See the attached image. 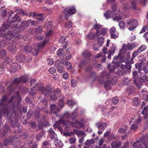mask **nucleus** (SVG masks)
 Here are the masks:
<instances>
[{
    "instance_id": "32",
    "label": "nucleus",
    "mask_w": 148,
    "mask_h": 148,
    "mask_svg": "<svg viewBox=\"0 0 148 148\" xmlns=\"http://www.w3.org/2000/svg\"><path fill=\"white\" fill-rule=\"evenodd\" d=\"M115 14H114V13L113 12V11H108L106 13L104 14L105 16L107 18H109L112 17L113 18L114 17V15Z\"/></svg>"
},
{
    "instance_id": "63",
    "label": "nucleus",
    "mask_w": 148,
    "mask_h": 148,
    "mask_svg": "<svg viewBox=\"0 0 148 148\" xmlns=\"http://www.w3.org/2000/svg\"><path fill=\"white\" fill-rule=\"evenodd\" d=\"M40 92L42 94H44L45 96H47V95L46 87L45 88L43 87Z\"/></svg>"
},
{
    "instance_id": "24",
    "label": "nucleus",
    "mask_w": 148,
    "mask_h": 148,
    "mask_svg": "<svg viewBox=\"0 0 148 148\" xmlns=\"http://www.w3.org/2000/svg\"><path fill=\"white\" fill-rule=\"evenodd\" d=\"M17 64L16 63H13L10 66V71L12 72H14L16 70L18 69V67Z\"/></svg>"
},
{
    "instance_id": "37",
    "label": "nucleus",
    "mask_w": 148,
    "mask_h": 148,
    "mask_svg": "<svg viewBox=\"0 0 148 148\" xmlns=\"http://www.w3.org/2000/svg\"><path fill=\"white\" fill-rule=\"evenodd\" d=\"M131 6L127 3L124 4L123 6V8L124 11L126 12H128L131 8Z\"/></svg>"
},
{
    "instance_id": "43",
    "label": "nucleus",
    "mask_w": 148,
    "mask_h": 148,
    "mask_svg": "<svg viewBox=\"0 0 148 148\" xmlns=\"http://www.w3.org/2000/svg\"><path fill=\"white\" fill-rule=\"evenodd\" d=\"M125 64L126 66L125 68L130 71L132 66H134V64H131V63H130V62H128L127 61L125 63Z\"/></svg>"
},
{
    "instance_id": "23",
    "label": "nucleus",
    "mask_w": 148,
    "mask_h": 148,
    "mask_svg": "<svg viewBox=\"0 0 148 148\" xmlns=\"http://www.w3.org/2000/svg\"><path fill=\"white\" fill-rule=\"evenodd\" d=\"M90 62H89V60L87 59L86 60L84 59V60H82L81 61L78 63V65L79 67L80 68H82L86 64H88Z\"/></svg>"
},
{
    "instance_id": "42",
    "label": "nucleus",
    "mask_w": 148,
    "mask_h": 148,
    "mask_svg": "<svg viewBox=\"0 0 148 148\" xmlns=\"http://www.w3.org/2000/svg\"><path fill=\"white\" fill-rule=\"evenodd\" d=\"M95 142V140L92 138L88 140L84 143L85 145H90L91 144H93Z\"/></svg>"
},
{
    "instance_id": "47",
    "label": "nucleus",
    "mask_w": 148,
    "mask_h": 148,
    "mask_svg": "<svg viewBox=\"0 0 148 148\" xmlns=\"http://www.w3.org/2000/svg\"><path fill=\"white\" fill-rule=\"evenodd\" d=\"M43 135L44 132L43 131L37 134L35 136L37 140H40Z\"/></svg>"
},
{
    "instance_id": "5",
    "label": "nucleus",
    "mask_w": 148,
    "mask_h": 148,
    "mask_svg": "<svg viewBox=\"0 0 148 148\" xmlns=\"http://www.w3.org/2000/svg\"><path fill=\"white\" fill-rule=\"evenodd\" d=\"M18 140L17 138L13 136H10L9 139H5L3 141V144L5 146L9 145H14L16 144Z\"/></svg>"
},
{
    "instance_id": "52",
    "label": "nucleus",
    "mask_w": 148,
    "mask_h": 148,
    "mask_svg": "<svg viewBox=\"0 0 148 148\" xmlns=\"http://www.w3.org/2000/svg\"><path fill=\"white\" fill-rule=\"evenodd\" d=\"M7 52L5 50L2 49L0 51V55L2 58H3L7 55Z\"/></svg>"
},
{
    "instance_id": "34",
    "label": "nucleus",
    "mask_w": 148,
    "mask_h": 148,
    "mask_svg": "<svg viewBox=\"0 0 148 148\" xmlns=\"http://www.w3.org/2000/svg\"><path fill=\"white\" fill-rule=\"evenodd\" d=\"M21 82L25 83L28 80L29 76L28 75H25L20 77Z\"/></svg>"
},
{
    "instance_id": "11",
    "label": "nucleus",
    "mask_w": 148,
    "mask_h": 148,
    "mask_svg": "<svg viewBox=\"0 0 148 148\" xmlns=\"http://www.w3.org/2000/svg\"><path fill=\"white\" fill-rule=\"evenodd\" d=\"M134 65L135 66L136 69H138V71L140 72L141 70L142 69L143 67L144 66H146V64L144 62H138L136 63Z\"/></svg>"
},
{
    "instance_id": "13",
    "label": "nucleus",
    "mask_w": 148,
    "mask_h": 148,
    "mask_svg": "<svg viewBox=\"0 0 148 148\" xmlns=\"http://www.w3.org/2000/svg\"><path fill=\"white\" fill-rule=\"evenodd\" d=\"M66 11V9L64 10V12L65 14V18L66 19H68L69 16V14H75L76 12V10L75 9L74 7H73L70 8L68 11V13H65V12Z\"/></svg>"
},
{
    "instance_id": "36",
    "label": "nucleus",
    "mask_w": 148,
    "mask_h": 148,
    "mask_svg": "<svg viewBox=\"0 0 148 148\" xmlns=\"http://www.w3.org/2000/svg\"><path fill=\"white\" fill-rule=\"evenodd\" d=\"M137 44L135 42H133L130 45H128L127 46L129 50H132L135 47L137 46Z\"/></svg>"
},
{
    "instance_id": "62",
    "label": "nucleus",
    "mask_w": 148,
    "mask_h": 148,
    "mask_svg": "<svg viewBox=\"0 0 148 148\" xmlns=\"http://www.w3.org/2000/svg\"><path fill=\"white\" fill-rule=\"evenodd\" d=\"M138 127V126L137 124H136L134 123V124L131 125V126L130 127V129L132 130L135 131L137 129Z\"/></svg>"
},
{
    "instance_id": "39",
    "label": "nucleus",
    "mask_w": 148,
    "mask_h": 148,
    "mask_svg": "<svg viewBox=\"0 0 148 148\" xmlns=\"http://www.w3.org/2000/svg\"><path fill=\"white\" fill-rule=\"evenodd\" d=\"M133 100V104L135 106H138L140 104L139 99L138 98H134Z\"/></svg>"
},
{
    "instance_id": "33",
    "label": "nucleus",
    "mask_w": 148,
    "mask_h": 148,
    "mask_svg": "<svg viewBox=\"0 0 148 148\" xmlns=\"http://www.w3.org/2000/svg\"><path fill=\"white\" fill-rule=\"evenodd\" d=\"M4 9V8L2 7L0 10V16L5 17L7 16V10L6 9Z\"/></svg>"
},
{
    "instance_id": "22",
    "label": "nucleus",
    "mask_w": 148,
    "mask_h": 148,
    "mask_svg": "<svg viewBox=\"0 0 148 148\" xmlns=\"http://www.w3.org/2000/svg\"><path fill=\"white\" fill-rule=\"evenodd\" d=\"M29 25V23L28 21H25L22 22L20 26V28L22 30H24L25 28L28 27Z\"/></svg>"
},
{
    "instance_id": "9",
    "label": "nucleus",
    "mask_w": 148,
    "mask_h": 148,
    "mask_svg": "<svg viewBox=\"0 0 148 148\" xmlns=\"http://www.w3.org/2000/svg\"><path fill=\"white\" fill-rule=\"evenodd\" d=\"M141 143H143L144 146L145 148H148V136H142L139 140Z\"/></svg>"
},
{
    "instance_id": "10",
    "label": "nucleus",
    "mask_w": 148,
    "mask_h": 148,
    "mask_svg": "<svg viewBox=\"0 0 148 148\" xmlns=\"http://www.w3.org/2000/svg\"><path fill=\"white\" fill-rule=\"evenodd\" d=\"M82 55L85 59L86 60H89V62H91V59L90 57L92 55V54L88 50H85L83 52Z\"/></svg>"
},
{
    "instance_id": "49",
    "label": "nucleus",
    "mask_w": 148,
    "mask_h": 148,
    "mask_svg": "<svg viewBox=\"0 0 148 148\" xmlns=\"http://www.w3.org/2000/svg\"><path fill=\"white\" fill-rule=\"evenodd\" d=\"M35 89V88H31L29 91V94L32 96H35L36 94V92Z\"/></svg>"
},
{
    "instance_id": "41",
    "label": "nucleus",
    "mask_w": 148,
    "mask_h": 148,
    "mask_svg": "<svg viewBox=\"0 0 148 148\" xmlns=\"http://www.w3.org/2000/svg\"><path fill=\"white\" fill-rule=\"evenodd\" d=\"M135 91V88L132 86L129 87L127 90V93L130 95L133 94L134 92Z\"/></svg>"
},
{
    "instance_id": "53",
    "label": "nucleus",
    "mask_w": 148,
    "mask_h": 148,
    "mask_svg": "<svg viewBox=\"0 0 148 148\" xmlns=\"http://www.w3.org/2000/svg\"><path fill=\"white\" fill-rule=\"evenodd\" d=\"M42 31V28L40 26H39L38 27L35 29L34 32L36 33H40Z\"/></svg>"
},
{
    "instance_id": "20",
    "label": "nucleus",
    "mask_w": 148,
    "mask_h": 148,
    "mask_svg": "<svg viewBox=\"0 0 148 148\" xmlns=\"http://www.w3.org/2000/svg\"><path fill=\"white\" fill-rule=\"evenodd\" d=\"M9 114H8L9 115ZM7 117H8V119L10 121V122L12 126L13 127H18L19 126V123H18L17 120H15L14 122H13L12 120V118L10 116L8 117V116H7Z\"/></svg>"
},
{
    "instance_id": "4",
    "label": "nucleus",
    "mask_w": 148,
    "mask_h": 148,
    "mask_svg": "<svg viewBox=\"0 0 148 148\" xmlns=\"http://www.w3.org/2000/svg\"><path fill=\"white\" fill-rule=\"evenodd\" d=\"M126 23L127 26L129 27L128 29L130 31L134 30L138 25V21L134 19L128 20Z\"/></svg>"
},
{
    "instance_id": "31",
    "label": "nucleus",
    "mask_w": 148,
    "mask_h": 148,
    "mask_svg": "<svg viewBox=\"0 0 148 148\" xmlns=\"http://www.w3.org/2000/svg\"><path fill=\"white\" fill-rule=\"evenodd\" d=\"M101 32L100 33L99 31H97L96 32V34L97 36H99V35L101 34L102 36L104 35L107 32V29L106 28H101Z\"/></svg>"
},
{
    "instance_id": "12",
    "label": "nucleus",
    "mask_w": 148,
    "mask_h": 148,
    "mask_svg": "<svg viewBox=\"0 0 148 148\" xmlns=\"http://www.w3.org/2000/svg\"><path fill=\"white\" fill-rule=\"evenodd\" d=\"M10 130V127L8 124H5V126L0 130V135L2 136L6 135Z\"/></svg>"
},
{
    "instance_id": "64",
    "label": "nucleus",
    "mask_w": 148,
    "mask_h": 148,
    "mask_svg": "<svg viewBox=\"0 0 148 148\" xmlns=\"http://www.w3.org/2000/svg\"><path fill=\"white\" fill-rule=\"evenodd\" d=\"M60 123L62 124L64 126H66L65 128H68V126L66 123V122L65 120L63 119H60L59 121Z\"/></svg>"
},
{
    "instance_id": "8",
    "label": "nucleus",
    "mask_w": 148,
    "mask_h": 148,
    "mask_svg": "<svg viewBox=\"0 0 148 148\" xmlns=\"http://www.w3.org/2000/svg\"><path fill=\"white\" fill-rule=\"evenodd\" d=\"M111 77V74L109 72L103 71L101 72L100 77L99 80L101 83L103 82L106 79H109Z\"/></svg>"
},
{
    "instance_id": "14",
    "label": "nucleus",
    "mask_w": 148,
    "mask_h": 148,
    "mask_svg": "<svg viewBox=\"0 0 148 148\" xmlns=\"http://www.w3.org/2000/svg\"><path fill=\"white\" fill-rule=\"evenodd\" d=\"M50 112L53 114H57L60 111L59 109L56 106L55 104H51L49 106Z\"/></svg>"
},
{
    "instance_id": "3",
    "label": "nucleus",
    "mask_w": 148,
    "mask_h": 148,
    "mask_svg": "<svg viewBox=\"0 0 148 148\" xmlns=\"http://www.w3.org/2000/svg\"><path fill=\"white\" fill-rule=\"evenodd\" d=\"M23 50L26 53L30 54L34 56L37 55L38 53V51L34 48L30 44H27L25 46Z\"/></svg>"
},
{
    "instance_id": "7",
    "label": "nucleus",
    "mask_w": 148,
    "mask_h": 148,
    "mask_svg": "<svg viewBox=\"0 0 148 148\" xmlns=\"http://www.w3.org/2000/svg\"><path fill=\"white\" fill-rule=\"evenodd\" d=\"M8 23L10 24H12L13 23L16 22H20L21 21L20 17L16 14H15L14 16H12L11 15L9 16L8 18Z\"/></svg>"
},
{
    "instance_id": "61",
    "label": "nucleus",
    "mask_w": 148,
    "mask_h": 148,
    "mask_svg": "<svg viewBox=\"0 0 148 148\" xmlns=\"http://www.w3.org/2000/svg\"><path fill=\"white\" fill-rule=\"evenodd\" d=\"M55 144L56 146L58 147H62L63 145V143L60 141H58L57 142V140H55Z\"/></svg>"
},
{
    "instance_id": "59",
    "label": "nucleus",
    "mask_w": 148,
    "mask_h": 148,
    "mask_svg": "<svg viewBox=\"0 0 148 148\" xmlns=\"http://www.w3.org/2000/svg\"><path fill=\"white\" fill-rule=\"evenodd\" d=\"M37 83H38V82H36V79H32L30 81L31 85L32 86H33V88H35V86L37 84Z\"/></svg>"
},
{
    "instance_id": "40",
    "label": "nucleus",
    "mask_w": 148,
    "mask_h": 148,
    "mask_svg": "<svg viewBox=\"0 0 148 148\" xmlns=\"http://www.w3.org/2000/svg\"><path fill=\"white\" fill-rule=\"evenodd\" d=\"M96 125L98 127V128L100 130H103L105 129L107 124L105 123H101L99 126L97 125V123L96 124Z\"/></svg>"
},
{
    "instance_id": "1",
    "label": "nucleus",
    "mask_w": 148,
    "mask_h": 148,
    "mask_svg": "<svg viewBox=\"0 0 148 148\" xmlns=\"http://www.w3.org/2000/svg\"><path fill=\"white\" fill-rule=\"evenodd\" d=\"M17 27V25L14 24V26H11L9 24H4L1 26L0 29V37L3 38L2 41L5 45H7L10 43L11 39L16 35V32L13 31H8L6 33H5V30L10 29V28L16 29Z\"/></svg>"
},
{
    "instance_id": "48",
    "label": "nucleus",
    "mask_w": 148,
    "mask_h": 148,
    "mask_svg": "<svg viewBox=\"0 0 148 148\" xmlns=\"http://www.w3.org/2000/svg\"><path fill=\"white\" fill-rule=\"evenodd\" d=\"M76 124V128H81L83 125V123L78 120H76L75 121Z\"/></svg>"
},
{
    "instance_id": "51",
    "label": "nucleus",
    "mask_w": 148,
    "mask_h": 148,
    "mask_svg": "<svg viewBox=\"0 0 148 148\" xmlns=\"http://www.w3.org/2000/svg\"><path fill=\"white\" fill-rule=\"evenodd\" d=\"M47 91V95L49 94V93H51L53 90V87H51L50 85H48L46 87Z\"/></svg>"
},
{
    "instance_id": "30",
    "label": "nucleus",
    "mask_w": 148,
    "mask_h": 148,
    "mask_svg": "<svg viewBox=\"0 0 148 148\" xmlns=\"http://www.w3.org/2000/svg\"><path fill=\"white\" fill-rule=\"evenodd\" d=\"M78 113L75 111L73 112L70 114V119H71L72 121H74L75 119L78 116Z\"/></svg>"
},
{
    "instance_id": "17",
    "label": "nucleus",
    "mask_w": 148,
    "mask_h": 148,
    "mask_svg": "<svg viewBox=\"0 0 148 148\" xmlns=\"http://www.w3.org/2000/svg\"><path fill=\"white\" fill-rule=\"evenodd\" d=\"M61 63L62 62L59 60H57L55 63V66L57 68V71L60 73H62L64 71L63 66L60 65Z\"/></svg>"
},
{
    "instance_id": "35",
    "label": "nucleus",
    "mask_w": 148,
    "mask_h": 148,
    "mask_svg": "<svg viewBox=\"0 0 148 148\" xmlns=\"http://www.w3.org/2000/svg\"><path fill=\"white\" fill-rule=\"evenodd\" d=\"M43 86V84L40 82L37 83V84L35 86V89H36L39 92L41 90V89Z\"/></svg>"
},
{
    "instance_id": "45",
    "label": "nucleus",
    "mask_w": 148,
    "mask_h": 148,
    "mask_svg": "<svg viewBox=\"0 0 148 148\" xmlns=\"http://www.w3.org/2000/svg\"><path fill=\"white\" fill-rule=\"evenodd\" d=\"M89 76L92 79L93 81H94L97 78V75L95 72L92 71L90 73Z\"/></svg>"
},
{
    "instance_id": "44",
    "label": "nucleus",
    "mask_w": 148,
    "mask_h": 148,
    "mask_svg": "<svg viewBox=\"0 0 148 148\" xmlns=\"http://www.w3.org/2000/svg\"><path fill=\"white\" fill-rule=\"evenodd\" d=\"M64 99L62 98L59 100L58 105V106L59 107L61 108L64 106Z\"/></svg>"
},
{
    "instance_id": "28",
    "label": "nucleus",
    "mask_w": 148,
    "mask_h": 148,
    "mask_svg": "<svg viewBox=\"0 0 148 148\" xmlns=\"http://www.w3.org/2000/svg\"><path fill=\"white\" fill-rule=\"evenodd\" d=\"M137 0H131L130 5L131 6V8L134 10H137V5L136 2Z\"/></svg>"
},
{
    "instance_id": "21",
    "label": "nucleus",
    "mask_w": 148,
    "mask_h": 148,
    "mask_svg": "<svg viewBox=\"0 0 148 148\" xmlns=\"http://www.w3.org/2000/svg\"><path fill=\"white\" fill-rule=\"evenodd\" d=\"M16 58L17 60L21 62H24L25 61V58L23 55L19 53L16 56Z\"/></svg>"
},
{
    "instance_id": "60",
    "label": "nucleus",
    "mask_w": 148,
    "mask_h": 148,
    "mask_svg": "<svg viewBox=\"0 0 148 148\" xmlns=\"http://www.w3.org/2000/svg\"><path fill=\"white\" fill-rule=\"evenodd\" d=\"M33 142V141L31 140H26L25 143V145L26 147H29L31 145V144Z\"/></svg>"
},
{
    "instance_id": "46",
    "label": "nucleus",
    "mask_w": 148,
    "mask_h": 148,
    "mask_svg": "<svg viewBox=\"0 0 148 148\" xmlns=\"http://www.w3.org/2000/svg\"><path fill=\"white\" fill-rule=\"evenodd\" d=\"M112 82L110 80H107L104 83L105 88L106 89H109L111 86Z\"/></svg>"
},
{
    "instance_id": "58",
    "label": "nucleus",
    "mask_w": 148,
    "mask_h": 148,
    "mask_svg": "<svg viewBox=\"0 0 148 148\" xmlns=\"http://www.w3.org/2000/svg\"><path fill=\"white\" fill-rule=\"evenodd\" d=\"M95 34L94 32L89 33L87 36V37L91 40H92L95 37Z\"/></svg>"
},
{
    "instance_id": "54",
    "label": "nucleus",
    "mask_w": 148,
    "mask_h": 148,
    "mask_svg": "<svg viewBox=\"0 0 148 148\" xmlns=\"http://www.w3.org/2000/svg\"><path fill=\"white\" fill-rule=\"evenodd\" d=\"M146 48V46L144 45H143L139 48L137 51L139 53L143 51Z\"/></svg>"
},
{
    "instance_id": "6",
    "label": "nucleus",
    "mask_w": 148,
    "mask_h": 148,
    "mask_svg": "<svg viewBox=\"0 0 148 148\" xmlns=\"http://www.w3.org/2000/svg\"><path fill=\"white\" fill-rule=\"evenodd\" d=\"M119 56L116 57H114L112 62L114 63V65H110L109 64L108 67L109 68V70L111 72H113L115 71V68H117L119 67L120 65V62L118 61V60H119Z\"/></svg>"
},
{
    "instance_id": "56",
    "label": "nucleus",
    "mask_w": 148,
    "mask_h": 148,
    "mask_svg": "<svg viewBox=\"0 0 148 148\" xmlns=\"http://www.w3.org/2000/svg\"><path fill=\"white\" fill-rule=\"evenodd\" d=\"M113 18L114 20H116L119 21L122 19V16L121 15L116 14L115 17H114Z\"/></svg>"
},
{
    "instance_id": "16",
    "label": "nucleus",
    "mask_w": 148,
    "mask_h": 148,
    "mask_svg": "<svg viewBox=\"0 0 148 148\" xmlns=\"http://www.w3.org/2000/svg\"><path fill=\"white\" fill-rule=\"evenodd\" d=\"M133 78L134 79V83L139 88H140L141 86V85L140 84H138L137 83V79L138 77L137 76V72L136 71H134L133 72Z\"/></svg>"
},
{
    "instance_id": "26",
    "label": "nucleus",
    "mask_w": 148,
    "mask_h": 148,
    "mask_svg": "<svg viewBox=\"0 0 148 148\" xmlns=\"http://www.w3.org/2000/svg\"><path fill=\"white\" fill-rule=\"evenodd\" d=\"M7 49L10 52L12 53L16 52L17 51L16 45L12 44L8 46Z\"/></svg>"
},
{
    "instance_id": "50",
    "label": "nucleus",
    "mask_w": 148,
    "mask_h": 148,
    "mask_svg": "<svg viewBox=\"0 0 148 148\" xmlns=\"http://www.w3.org/2000/svg\"><path fill=\"white\" fill-rule=\"evenodd\" d=\"M12 84H16V85L20 83H21V81L20 77H17L15 78L12 82Z\"/></svg>"
},
{
    "instance_id": "2",
    "label": "nucleus",
    "mask_w": 148,
    "mask_h": 148,
    "mask_svg": "<svg viewBox=\"0 0 148 148\" xmlns=\"http://www.w3.org/2000/svg\"><path fill=\"white\" fill-rule=\"evenodd\" d=\"M8 97L5 96L2 97L1 101H0V110L4 113V115L8 116L11 110H14L15 107V102L16 100L15 96L12 97L9 101L8 102Z\"/></svg>"
},
{
    "instance_id": "25",
    "label": "nucleus",
    "mask_w": 148,
    "mask_h": 148,
    "mask_svg": "<svg viewBox=\"0 0 148 148\" xmlns=\"http://www.w3.org/2000/svg\"><path fill=\"white\" fill-rule=\"evenodd\" d=\"M121 145V141L117 142H113L111 144L112 148H119Z\"/></svg>"
},
{
    "instance_id": "19",
    "label": "nucleus",
    "mask_w": 148,
    "mask_h": 148,
    "mask_svg": "<svg viewBox=\"0 0 148 148\" xmlns=\"http://www.w3.org/2000/svg\"><path fill=\"white\" fill-rule=\"evenodd\" d=\"M11 62V59L8 58V57L5 58L3 60V63L0 66L2 68H5Z\"/></svg>"
},
{
    "instance_id": "15",
    "label": "nucleus",
    "mask_w": 148,
    "mask_h": 148,
    "mask_svg": "<svg viewBox=\"0 0 148 148\" xmlns=\"http://www.w3.org/2000/svg\"><path fill=\"white\" fill-rule=\"evenodd\" d=\"M50 137L52 139L54 140H58V139L57 138V135L53 130L52 129H50L48 131Z\"/></svg>"
},
{
    "instance_id": "38",
    "label": "nucleus",
    "mask_w": 148,
    "mask_h": 148,
    "mask_svg": "<svg viewBox=\"0 0 148 148\" xmlns=\"http://www.w3.org/2000/svg\"><path fill=\"white\" fill-rule=\"evenodd\" d=\"M122 81L123 84L124 85L129 86L130 84V79H129L128 78H124Z\"/></svg>"
},
{
    "instance_id": "27",
    "label": "nucleus",
    "mask_w": 148,
    "mask_h": 148,
    "mask_svg": "<svg viewBox=\"0 0 148 148\" xmlns=\"http://www.w3.org/2000/svg\"><path fill=\"white\" fill-rule=\"evenodd\" d=\"M139 140H136L133 145V148H143V146Z\"/></svg>"
},
{
    "instance_id": "29",
    "label": "nucleus",
    "mask_w": 148,
    "mask_h": 148,
    "mask_svg": "<svg viewBox=\"0 0 148 148\" xmlns=\"http://www.w3.org/2000/svg\"><path fill=\"white\" fill-rule=\"evenodd\" d=\"M147 78V76L146 75L138 77L137 79V83L140 85V83L145 82V79L146 80Z\"/></svg>"
},
{
    "instance_id": "55",
    "label": "nucleus",
    "mask_w": 148,
    "mask_h": 148,
    "mask_svg": "<svg viewBox=\"0 0 148 148\" xmlns=\"http://www.w3.org/2000/svg\"><path fill=\"white\" fill-rule=\"evenodd\" d=\"M70 114L68 112H66L62 115V117L65 118L67 119H70Z\"/></svg>"
},
{
    "instance_id": "18",
    "label": "nucleus",
    "mask_w": 148,
    "mask_h": 148,
    "mask_svg": "<svg viewBox=\"0 0 148 148\" xmlns=\"http://www.w3.org/2000/svg\"><path fill=\"white\" fill-rule=\"evenodd\" d=\"M68 53H69V51L68 50L66 49L64 51H63L62 49H59L57 52V54L58 56H63V57L64 58L63 59L65 58V57L64 56H65V55L67 54Z\"/></svg>"
},
{
    "instance_id": "57",
    "label": "nucleus",
    "mask_w": 148,
    "mask_h": 148,
    "mask_svg": "<svg viewBox=\"0 0 148 148\" xmlns=\"http://www.w3.org/2000/svg\"><path fill=\"white\" fill-rule=\"evenodd\" d=\"M47 42V41L46 40H44L42 42H40L38 46V47L39 48H40L43 47Z\"/></svg>"
}]
</instances>
